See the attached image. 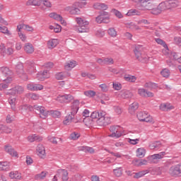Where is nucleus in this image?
I'll use <instances>...</instances> for the list:
<instances>
[{"label": "nucleus", "mask_w": 181, "mask_h": 181, "mask_svg": "<svg viewBox=\"0 0 181 181\" xmlns=\"http://www.w3.org/2000/svg\"><path fill=\"white\" fill-rule=\"evenodd\" d=\"M134 2L141 11H151L153 15H159L162 13L159 6L153 8V0H134Z\"/></svg>", "instance_id": "1"}, {"label": "nucleus", "mask_w": 181, "mask_h": 181, "mask_svg": "<svg viewBox=\"0 0 181 181\" xmlns=\"http://www.w3.org/2000/svg\"><path fill=\"white\" fill-rule=\"evenodd\" d=\"M35 112H39L40 117L42 119H46L47 118V111L45 109V107L42 106H37L35 105L34 106L29 105H23L21 106L22 112H29V111H35Z\"/></svg>", "instance_id": "2"}, {"label": "nucleus", "mask_w": 181, "mask_h": 181, "mask_svg": "<svg viewBox=\"0 0 181 181\" xmlns=\"http://www.w3.org/2000/svg\"><path fill=\"white\" fill-rule=\"evenodd\" d=\"M80 101L78 100H75L71 106V114L65 117L63 123L64 125H70L73 119H74V115L77 114L78 109L80 108Z\"/></svg>", "instance_id": "3"}, {"label": "nucleus", "mask_w": 181, "mask_h": 181, "mask_svg": "<svg viewBox=\"0 0 181 181\" xmlns=\"http://www.w3.org/2000/svg\"><path fill=\"white\" fill-rule=\"evenodd\" d=\"M87 5L86 1H78L74 3L71 6H67L65 11L69 12L71 15H80V9L78 8H83Z\"/></svg>", "instance_id": "4"}, {"label": "nucleus", "mask_w": 181, "mask_h": 181, "mask_svg": "<svg viewBox=\"0 0 181 181\" xmlns=\"http://www.w3.org/2000/svg\"><path fill=\"white\" fill-rule=\"evenodd\" d=\"M76 22L78 24L77 28L78 33H88L90 32V28H88L89 23L87 20L78 17L76 18Z\"/></svg>", "instance_id": "5"}, {"label": "nucleus", "mask_w": 181, "mask_h": 181, "mask_svg": "<svg viewBox=\"0 0 181 181\" xmlns=\"http://www.w3.org/2000/svg\"><path fill=\"white\" fill-rule=\"evenodd\" d=\"M0 71L2 73L3 76L6 77L5 79H1L2 81H6L7 83H12V70H11L8 66H1L0 68Z\"/></svg>", "instance_id": "6"}, {"label": "nucleus", "mask_w": 181, "mask_h": 181, "mask_svg": "<svg viewBox=\"0 0 181 181\" xmlns=\"http://www.w3.org/2000/svg\"><path fill=\"white\" fill-rule=\"evenodd\" d=\"M96 123L100 127H105L111 124V117L105 115V112H102L100 117L96 120Z\"/></svg>", "instance_id": "7"}, {"label": "nucleus", "mask_w": 181, "mask_h": 181, "mask_svg": "<svg viewBox=\"0 0 181 181\" xmlns=\"http://www.w3.org/2000/svg\"><path fill=\"white\" fill-rule=\"evenodd\" d=\"M137 118L142 122H148L149 124H153V118H152V116L145 112H138Z\"/></svg>", "instance_id": "8"}, {"label": "nucleus", "mask_w": 181, "mask_h": 181, "mask_svg": "<svg viewBox=\"0 0 181 181\" xmlns=\"http://www.w3.org/2000/svg\"><path fill=\"white\" fill-rule=\"evenodd\" d=\"M97 23H110V14L107 11H103L95 18Z\"/></svg>", "instance_id": "9"}, {"label": "nucleus", "mask_w": 181, "mask_h": 181, "mask_svg": "<svg viewBox=\"0 0 181 181\" xmlns=\"http://www.w3.org/2000/svg\"><path fill=\"white\" fill-rule=\"evenodd\" d=\"M57 101L63 104L65 103L66 104H69V103H71L73 100H74V97L71 94H64L59 95L56 98Z\"/></svg>", "instance_id": "10"}, {"label": "nucleus", "mask_w": 181, "mask_h": 181, "mask_svg": "<svg viewBox=\"0 0 181 181\" xmlns=\"http://www.w3.org/2000/svg\"><path fill=\"white\" fill-rule=\"evenodd\" d=\"M142 50H143V47L141 45H136L134 49V52L136 59L139 60V62H141V63H144L146 61L145 59L146 58L142 57Z\"/></svg>", "instance_id": "11"}, {"label": "nucleus", "mask_w": 181, "mask_h": 181, "mask_svg": "<svg viewBox=\"0 0 181 181\" xmlns=\"http://www.w3.org/2000/svg\"><path fill=\"white\" fill-rule=\"evenodd\" d=\"M110 131L112 132L109 135L112 138H119L122 136V132H121V127L119 126H111L110 127Z\"/></svg>", "instance_id": "12"}, {"label": "nucleus", "mask_w": 181, "mask_h": 181, "mask_svg": "<svg viewBox=\"0 0 181 181\" xmlns=\"http://www.w3.org/2000/svg\"><path fill=\"white\" fill-rule=\"evenodd\" d=\"M25 88L21 86H16L8 90V94L11 95H21L23 94Z\"/></svg>", "instance_id": "13"}, {"label": "nucleus", "mask_w": 181, "mask_h": 181, "mask_svg": "<svg viewBox=\"0 0 181 181\" xmlns=\"http://www.w3.org/2000/svg\"><path fill=\"white\" fill-rule=\"evenodd\" d=\"M169 173L171 176H181V164L171 167Z\"/></svg>", "instance_id": "14"}, {"label": "nucleus", "mask_w": 181, "mask_h": 181, "mask_svg": "<svg viewBox=\"0 0 181 181\" xmlns=\"http://www.w3.org/2000/svg\"><path fill=\"white\" fill-rule=\"evenodd\" d=\"M27 88L30 91H39L43 90V86L37 83H28Z\"/></svg>", "instance_id": "15"}, {"label": "nucleus", "mask_w": 181, "mask_h": 181, "mask_svg": "<svg viewBox=\"0 0 181 181\" xmlns=\"http://www.w3.org/2000/svg\"><path fill=\"white\" fill-rule=\"evenodd\" d=\"M49 18H52V19H55L56 21H59L63 26H66L67 25V23L63 20V17L62 16L56 13H51L49 15Z\"/></svg>", "instance_id": "16"}, {"label": "nucleus", "mask_w": 181, "mask_h": 181, "mask_svg": "<svg viewBox=\"0 0 181 181\" xmlns=\"http://www.w3.org/2000/svg\"><path fill=\"white\" fill-rule=\"evenodd\" d=\"M50 77V74L47 71H41L37 75V78L40 81H44L46 78H49Z\"/></svg>", "instance_id": "17"}, {"label": "nucleus", "mask_w": 181, "mask_h": 181, "mask_svg": "<svg viewBox=\"0 0 181 181\" xmlns=\"http://www.w3.org/2000/svg\"><path fill=\"white\" fill-rule=\"evenodd\" d=\"M78 151H81L82 152H85V153H95V150L93 149V147L83 146L78 147Z\"/></svg>", "instance_id": "18"}, {"label": "nucleus", "mask_w": 181, "mask_h": 181, "mask_svg": "<svg viewBox=\"0 0 181 181\" xmlns=\"http://www.w3.org/2000/svg\"><path fill=\"white\" fill-rule=\"evenodd\" d=\"M57 173L58 175H60V176H62V179L63 181L69 180V173L67 172V170L59 169L57 170Z\"/></svg>", "instance_id": "19"}, {"label": "nucleus", "mask_w": 181, "mask_h": 181, "mask_svg": "<svg viewBox=\"0 0 181 181\" xmlns=\"http://www.w3.org/2000/svg\"><path fill=\"white\" fill-rule=\"evenodd\" d=\"M17 27L19 31L22 30V29H24V30H27V32H33V30H35L33 27L25 23L19 24L18 25H17Z\"/></svg>", "instance_id": "20"}, {"label": "nucleus", "mask_w": 181, "mask_h": 181, "mask_svg": "<svg viewBox=\"0 0 181 181\" xmlns=\"http://www.w3.org/2000/svg\"><path fill=\"white\" fill-rule=\"evenodd\" d=\"M94 9H98L99 11H107L108 9V6L104 3H95L93 4Z\"/></svg>", "instance_id": "21"}, {"label": "nucleus", "mask_w": 181, "mask_h": 181, "mask_svg": "<svg viewBox=\"0 0 181 181\" xmlns=\"http://www.w3.org/2000/svg\"><path fill=\"white\" fill-rule=\"evenodd\" d=\"M138 94H139L141 97H153V93L152 92H149L144 88L139 89Z\"/></svg>", "instance_id": "22"}, {"label": "nucleus", "mask_w": 181, "mask_h": 181, "mask_svg": "<svg viewBox=\"0 0 181 181\" xmlns=\"http://www.w3.org/2000/svg\"><path fill=\"white\" fill-rule=\"evenodd\" d=\"M37 152L38 153V156L40 158H45V156L46 155V150L45 149V146L42 144H39L37 146Z\"/></svg>", "instance_id": "23"}, {"label": "nucleus", "mask_w": 181, "mask_h": 181, "mask_svg": "<svg viewBox=\"0 0 181 181\" xmlns=\"http://www.w3.org/2000/svg\"><path fill=\"white\" fill-rule=\"evenodd\" d=\"M5 151L7 152L11 156H18V152L12 148L11 146H5L4 147Z\"/></svg>", "instance_id": "24"}, {"label": "nucleus", "mask_w": 181, "mask_h": 181, "mask_svg": "<svg viewBox=\"0 0 181 181\" xmlns=\"http://www.w3.org/2000/svg\"><path fill=\"white\" fill-rule=\"evenodd\" d=\"M28 142H35V141H37V142H40L41 141H43V137L36 134H33L28 137Z\"/></svg>", "instance_id": "25"}, {"label": "nucleus", "mask_w": 181, "mask_h": 181, "mask_svg": "<svg viewBox=\"0 0 181 181\" xmlns=\"http://www.w3.org/2000/svg\"><path fill=\"white\" fill-rule=\"evenodd\" d=\"M24 50L28 54H32L33 52H35V47H33V45L30 43H26L24 46Z\"/></svg>", "instance_id": "26"}, {"label": "nucleus", "mask_w": 181, "mask_h": 181, "mask_svg": "<svg viewBox=\"0 0 181 181\" xmlns=\"http://www.w3.org/2000/svg\"><path fill=\"white\" fill-rule=\"evenodd\" d=\"M0 32L8 37H12V33L8 29V27L6 26H2L0 24Z\"/></svg>", "instance_id": "27"}, {"label": "nucleus", "mask_w": 181, "mask_h": 181, "mask_svg": "<svg viewBox=\"0 0 181 181\" xmlns=\"http://www.w3.org/2000/svg\"><path fill=\"white\" fill-rule=\"evenodd\" d=\"M77 66V62L76 61H68L66 62L64 67L66 70H71V69H74Z\"/></svg>", "instance_id": "28"}, {"label": "nucleus", "mask_w": 181, "mask_h": 181, "mask_svg": "<svg viewBox=\"0 0 181 181\" xmlns=\"http://www.w3.org/2000/svg\"><path fill=\"white\" fill-rule=\"evenodd\" d=\"M149 172L148 170L139 171V173H133V177L134 179H139L140 177H143V176H145V175L148 174Z\"/></svg>", "instance_id": "29"}, {"label": "nucleus", "mask_w": 181, "mask_h": 181, "mask_svg": "<svg viewBox=\"0 0 181 181\" xmlns=\"http://www.w3.org/2000/svg\"><path fill=\"white\" fill-rule=\"evenodd\" d=\"M167 4L168 5V9H172V8H177L179 6V1L177 0H168Z\"/></svg>", "instance_id": "30"}, {"label": "nucleus", "mask_w": 181, "mask_h": 181, "mask_svg": "<svg viewBox=\"0 0 181 181\" xmlns=\"http://www.w3.org/2000/svg\"><path fill=\"white\" fill-rule=\"evenodd\" d=\"M57 45H59V40L57 39H52L47 42L48 49H54Z\"/></svg>", "instance_id": "31"}, {"label": "nucleus", "mask_w": 181, "mask_h": 181, "mask_svg": "<svg viewBox=\"0 0 181 181\" xmlns=\"http://www.w3.org/2000/svg\"><path fill=\"white\" fill-rule=\"evenodd\" d=\"M139 107V105L138 104V103L134 102L130 105L129 107V112L130 114H134L135 111L138 110Z\"/></svg>", "instance_id": "32"}, {"label": "nucleus", "mask_w": 181, "mask_h": 181, "mask_svg": "<svg viewBox=\"0 0 181 181\" xmlns=\"http://www.w3.org/2000/svg\"><path fill=\"white\" fill-rule=\"evenodd\" d=\"M160 110L161 111H170V110H173V106L168 103H163L160 105Z\"/></svg>", "instance_id": "33"}, {"label": "nucleus", "mask_w": 181, "mask_h": 181, "mask_svg": "<svg viewBox=\"0 0 181 181\" xmlns=\"http://www.w3.org/2000/svg\"><path fill=\"white\" fill-rule=\"evenodd\" d=\"M9 176L11 179H17L18 180H20V179L22 178V175H21V173L17 171L11 172L9 173Z\"/></svg>", "instance_id": "34"}, {"label": "nucleus", "mask_w": 181, "mask_h": 181, "mask_svg": "<svg viewBox=\"0 0 181 181\" xmlns=\"http://www.w3.org/2000/svg\"><path fill=\"white\" fill-rule=\"evenodd\" d=\"M158 8H160V11H161V12H163V11H168V9H169L168 1H165L161 2L158 5Z\"/></svg>", "instance_id": "35"}, {"label": "nucleus", "mask_w": 181, "mask_h": 181, "mask_svg": "<svg viewBox=\"0 0 181 181\" xmlns=\"http://www.w3.org/2000/svg\"><path fill=\"white\" fill-rule=\"evenodd\" d=\"M127 16H135L141 15V12L136 9H130L129 11L127 13Z\"/></svg>", "instance_id": "36"}, {"label": "nucleus", "mask_w": 181, "mask_h": 181, "mask_svg": "<svg viewBox=\"0 0 181 181\" xmlns=\"http://www.w3.org/2000/svg\"><path fill=\"white\" fill-rule=\"evenodd\" d=\"M9 162H0V170H9Z\"/></svg>", "instance_id": "37"}, {"label": "nucleus", "mask_w": 181, "mask_h": 181, "mask_svg": "<svg viewBox=\"0 0 181 181\" xmlns=\"http://www.w3.org/2000/svg\"><path fill=\"white\" fill-rule=\"evenodd\" d=\"M83 122L86 127H91V125H94V121L91 117H84Z\"/></svg>", "instance_id": "38"}, {"label": "nucleus", "mask_w": 181, "mask_h": 181, "mask_svg": "<svg viewBox=\"0 0 181 181\" xmlns=\"http://www.w3.org/2000/svg\"><path fill=\"white\" fill-rule=\"evenodd\" d=\"M101 114H103V111H100V112H97V111H95V112H93L90 115V118L92 119H99L101 117Z\"/></svg>", "instance_id": "39"}, {"label": "nucleus", "mask_w": 181, "mask_h": 181, "mask_svg": "<svg viewBox=\"0 0 181 181\" xmlns=\"http://www.w3.org/2000/svg\"><path fill=\"white\" fill-rule=\"evenodd\" d=\"M16 73L20 74H23V64L22 63H18L16 66Z\"/></svg>", "instance_id": "40"}, {"label": "nucleus", "mask_w": 181, "mask_h": 181, "mask_svg": "<svg viewBox=\"0 0 181 181\" xmlns=\"http://www.w3.org/2000/svg\"><path fill=\"white\" fill-rule=\"evenodd\" d=\"M84 95L86 97H88V98H93V97H95V91L94 90H86L83 92Z\"/></svg>", "instance_id": "41"}, {"label": "nucleus", "mask_w": 181, "mask_h": 181, "mask_svg": "<svg viewBox=\"0 0 181 181\" xmlns=\"http://www.w3.org/2000/svg\"><path fill=\"white\" fill-rule=\"evenodd\" d=\"M112 13H114V15H115V16L117 18H118L119 19H122V18H124V16L122 15V13H121L119 11L115 9V8H112L111 10Z\"/></svg>", "instance_id": "42"}, {"label": "nucleus", "mask_w": 181, "mask_h": 181, "mask_svg": "<svg viewBox=\"0 0 181 181\" xmlns=\"http://www.w3.org/2000/svg\"><path fill=\"white\" fill-rule=\"evenodd\" d=\"M145 148H139L136 151V156H138L139 158H144V156H145Z\"/></svg>", "instance_id": "43"}, {"label": "nucleus", "mask_w": 181, "mask_h": 181, "mask_svg": "<svg viewBox=\"0 0 181 181\" xmlns=\"http://www.w3.org/2000/svg\"><path fill=\"white\" fill-rule=\"evenodd\" d=\"M124 80L126 81H129L130 83H135L136 81V78L135 76L132 75H126L124 76Z\"/></svg>", "instance_id": "44"}, {"label": "nucleus", "mask_w": 181, "mask_h": 181, "mask_svg": "<svg viewBox=\"0 0 181 181\" xmlns=\"http://www.w3.org/2000/svg\"><path fill=\"white\" fill-rule=\"evenodd\" d=\"M26 5L28 6H40V3L37 1V0H28L26 2Z\"/></svg>", "instance_id": "45"}, {"label": "nucleus", "mask_w": 181, "mask_h": 181, "mask_svg": "<svg viewBox=\"0 0 181 181\" xmlns=\"http://www.w3.org/2000/svg\"><path fill=\"white\" fill-rule=\"evenodd\" d=\"M161 146H162V144H160V141H155L150 145V148L159 149V148H160Z\"/></svg>", "instance_id": "46"}, {"label": "nucleus", "mask_w": 181, "mask_h": 181, "mask_svg": "<svg viewBox=\"0 0 181 181\" xmlns=\"http://www.w3.org/2000/svg\"><path fill=\"white\" fill-rule=\"evenodd\" d=\"M144 87H146V88H149L150 90H153V88H156V87H158V85H156V83H155L147 82L145 83Z\"/></svg>", "instance_id": "47"}, {"label": "nucleus", "mask_w": 181, "mask_h": 181, "mask_svg": "<svg viewBox=\"0 0 181 181\" xmlns=\"http://www.w3.org/2000/svg\"><path fill=\"white\" fill-rule=\"evenodd\" d=\"M160 74L161 76H163V77H165V78H168V77H169V76H170V71L168 69H163L161 71H160Z\"/></svg>", "instance_id": "48"}, {"label": "nucleus", "mask_w": 181, "mask_h": 181, "mask_svg": "<svg viewBox=\"0 0 181 181\" xmlns=\"http://www.w3.org/2000/svg\"><path fill=\"white\" fill-rule=\"evenodd\" d=\"M17 32L21 40H22V42H26V35L23 34V33H22V30H20L19 31L18 26H17Z\"/></svg>", "instance_id": "49"}, {"label": "nucleus", "mask_w": 181, "mask_h": 181, "mask_svg": "<svg viewBox=\"0 0 181 181\" xmlns=\"http://www.w3.org/2000/svg\"><path fill=\"white\" fill-rule=\"evenodd\" d=\"M166 155V153L165 152H160L158 154H154L151 156V159H162L163 158V156Z\"/></svg>", "instance_id": "50"}, {"label": "nucleus", "mask_w": 181, "mask_h": 181, "mask_svg": "<svg viewBox=\"0 0 181 181\" xmlns=\"http://www.w3.org/2000/svg\"><path fill=\"white\" fill-rule=\"evenodd\" d=\"M113 173L117 177H120V176H122V169L121 168L113 170Z\"/></svg>", "instance_id": "51"}, {"label": "nucleus", "mask_w": 181, "mask_h": 181, "mask_svg": "<svg viewBox=\"0 0 181 181\" xmlns=\"http://www.w3.org/2000/svg\"><path fill=\"white\" fill-rule=\"evenodd\" d=\"M9 104L11 105V110H15L16 108L15 107V105H16V98H11L9 100Z\"/></svg>", "instance_id": "52"}, {"label": "nucleus", "mask_w": 181, "mask_h": 181, "mask_svg": "<svg viewBox=\"0 0 181 181\" xmlns=\"http://www.w3.org/2000/svg\"><path fill=\"white\" fill-rule=\"evenodd\" d=\"M29 74H33V73H36V69H35V64H31L29 65L28 69L27 70Z\"/></svg>", "instance_id": "53"}, {"label": "nucleus", "mask_w": 181, "mask_h": 181, "mask_svg": "<svg viewBox=\"0 0 181 181\" xmlns=\"http://www.w3.org/2000/svg\"><path fill=\"white\" fill-rule=\"evenodd\" d=\"M107 33L112 37H115V36H117V31L114 28H109Z\"/></svg>", "instance_id": "54"}, {"label": "nucleus", "mask_w": 181, "mask_h": 181, "mask_svg": "<svg viewBox=\"0 0 181 181\" xmlns=\"http://www.w3.org/2000/svg\"><path fill=\"white\" fill-rule=\"evenodd\" d=\"M122 98H130L132 97V93L129 90H125L122 93Z\"/></svg>", "instance_id": "55"}, {"label": "nucleus", "mask_w": 181, "mask_h": 181, "mask_svg": "<svg viewBox=\"0 0 181 181\" xmlns=\"http://www.w3.org/2000/svg\"><path fill=\"white\" fill-rule=\"evenodd\" d=\"M105 59V64H107L109 66H111V64H114V59L112 57H107Z\"/></svg>", "instance_id": "56"}, {"label": "nucleus", "mask_w": 181, "mask_h": 181, "mask_svg": "<svg viewBox=\"0 0 181 181\" xmlns=\"http://www.w3.org/2000/svg\"><path fill=\"white\" fill-rule=\"evenodd\" d=\"M57 80H63L66 77V73L59 72L55 75Z\"/></svg>", "instance_id": "57"}, {"label": "nucleus", "mask_w": 181, "mask_h": 181, "mask_svg": "<svg viewBox=\"0 0 181 181\" xmlns=\"http://www.w3.org/2000/svg\"><path fill=\"white\" fill-rule=\"evenodd\" d=\"M50 114H51L52 117H53L54 118H59V117H60V115H61L60 112H59L57 110H51Z\"/></svg>", "instance_id": "58"}, {"label": "nucleus", "mask_w": 181, "mask_h": 181, "mask_svg": "<svg viewBox=\"0 0 181 181\" xmlns=\"http://www.w3.org/2000/svg\"><path fill=\"white\" fill-rule=\"evenodd\" d=\"M156 42L158 43V45H160L161 46H163L164 47H168V45H166V42L163 41L162 39L160 38H156Z\"/></svg>", "instance_id": "59"}, {"label": "nucleus", "mask_w": 181, "mask_h": 181, "mask_svg": "<svg viewBox=\"0 0 181 181\" xmlns=\"http://www.w3.org/2000/svg\"><path fill=\"white\" fill-rule=\"evenodd\" d=\"M113 108H114L115 112H116L117 115H121V114H122V108H121V107L114 106Z\"/></svg>", "instance_id": "60"}, {"label": "nucleus", "mask_w": 181, "mask_h": 181, "mask_svg": "<svg viewBox=\"0 0 181 181\" xmlns=\"http://www.w3.org/2000/svg\"><path fill=\"white\" fill-rule=\"evenodd\" d=\"M70 138H71V139L76 141V140L78 139V138H80V134L78 133L74 132V133L71 134Z\"/></svg>", "instance_id": "61"}, {"label": "nucleus", "mask_w": 181, "mask_h": 181, "mask_svg": "<svg viewBox=\"0 0 181 181\" xmlns=\"http://www.w3.org/2000/svg\"><path fill=\"white\" fill-rule=\"evenodd\" d=\"M49 141H50L52 144H57V142H59V141H62V139L57 137H50L49 138Z\"/></svg>", "instance_id": "62"}, {"label": "nucleus", "mask_w": 181, "mask_h": 181, "mask_svg": "<svg viewBox=\"0 0 181 181\" xmlns=\"http://www.w3.org/2000/svg\"><path fill=\"white\" fill-rule=\"evenodd\" d=\"M99 87L103 93H107V91H108V86L105 83L100 84Z\"/></svg>", "instance_id": "63"}, {"label": "nucleus", "mask_w": 181, "mask_h": 181, "mask_svg": "<svg viewBox=\"0 0 181 181\" xmlns=\"http://www.w3.org/2000/svg\"><path fill=\"white\" fill-rule=\"evenodd\" d=\"M28 97L31 98V100H39V95L36 93H29Z\"/></svg>", "instance_id": "64"}]
</instances>
